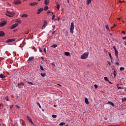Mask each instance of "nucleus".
Returning a JSON list of instances; mask_svg holds the SVG:
<instances>
[{"mask_svg":"<svg viewBox=\"0 0 126 126\" xmlns=\"http://www.w3.org/2000/svg\"><path fill=\"white\" fill-rule=\"evenodd\" d=\"M15 14V13L10 12L9 11H7L6 12V15L7 16H9V17H13V16H14Z\"/></svg>","mask_w":126,"mask_h":126,"instance_id":"1","label":"nucleus"},{"mask_svg":"<svg viewBox=\"0 0 126 126\" xmlns=\"http://www.w3.org/2000/svg\"><path fill=\"white\" fill-rule=\"evenodd\" d=\"M70 33H71V34H73V30H74V23L73 22H72L71 23V26H70Z\"/></svg>","mask_w":126,"mask_h":126,"instance_id":"2","label":"nucleus"},{"mask_svg":"<svg viewBox=\"0 0 126 126\" xmlns=\"http://www.w3.org/2000/svg\"><path fill=\"white\" fill-rule=\"evenodd\" d=\"M87 58H88V54L87 53H85L81 56L82 60H85V59H87Z\"/></svg>","mask_w":126,"mask_h":126,"instance_id":"3","label":"nucleus"},{"mask_svg":"<svg viewBox=\"0 0 126 126\" xmlns=\"http://www.w3.org/2000/svg\"><path fill=\"white\" fill-rule=\"evenodd\" d=\"M14 4H15V5H18L19 4H21V1L19 0H15L14 1Z\"/></svg>","mask_w":126,"mask_h":126,"instance_id":"4","label":"nucleus"},{"mask_svg":"<svg viewBox=\"0 0 126 126\" xmlns=\"http://www.w3.org/2000/svg\"><path fill=\"white\" fill-rule=\"evenodd\" d=\"M25 84L24 83L21 82V83L18 84V86L19 88H23V86H24Z\"/></svg>","mask_w":126,"mask_h":126,"instance_id":"5","label":"nucleus"},{"mask_svg":"<svg viewBox=\"0 0 126 126\" xmlns=\"http://www.w3.org/2000/svg\"><path fill=\"white\" fill-rule=\"evenodd\" d=\"M17 26H18V23H15L12 25V26L10 28V29H14Z\"/></svg>","mask_w":126,"mask_h":126,"instance_id":"6","label":"nucleus"},{"mask_svg":"<svg viewBox=\"0 0 126 126\" xmlns=\"http://www.w3.org/2000/svg\"><path fill=\"white\" fill-rule=\"evenodd\" d=\"M5 24H6V21H5L0 23V27H3Z\"/></svg>","mask_w":126,"mask_h":126,"instance_id":"7","label":"nucleus"},{"mask_svg":"<svg viewBox=\"0 0 126 126\" xmlns=\"http://www.w3.org/2000/svg\"><path fill=\"white\" fill-rule=\"evenodd\" d=\"M44 9L43 8H40L39 9H37V12H36L37 14H40L42 11H43V10Z\"/></svg>","mask_w":126,"mask_h":126,"instance_id":"8","label":"nucleus"},{"mask_svg":"<svg viewBox=\"0 0 126 126\" xmlns=\"http://www.w3.org/2000/svg\"><path fill=\"white\" fill-rule=\"evenodd\" d=\"M15 41L14 39H9L5 41L6 43H11V42H14Z\"/></svg>","mask_w":126,"mask_h":126,"instance_id":"9","label":"nucleus"},{"mask_svg":"<svg viewBox=\"0 0 126 126\" xmlns=\"http://www.w3.org/2000/svg\"><path fill=\"white\" fill-rule=\"evenodd\" d=\"M27 119L29 121V123H31V124L33 125V122H32V119H31L30 117H29L28 116H27Z\"/></svg>","mask_w":126,"mask_h":126,"instance_id":"10","label":"nucleus"},{"mask_svg":"<svg viewBox=\"0 0 126 126\" xmlns=\"http://www.w3.org/2000/svg\"><path fill=\"white\" fill-rule=\"evenodd\" d=\"M36 4H38L37 2H33L32 3H30V5H31L32 6H34V5H36Z\"/></svg>","mask_w":126,"mask_h":126,"instance_id":"11","label":"nucleus"},{"mask_svg":"<svg viewBox=\"0 0 126 126\" xmlns=\"http://www.w3.org/2000/svg\"><path fill=\"white\" fill-rule=\"evenodd\" d=\"M5 34L3 31H0V37H3Z\"/></svg>","mask_w":126,"mask_h":126,"instance_id":"12","label":"nucleus"},{"mask_svg":"<svg viewBox=\"0 0 126 126\" xmlns=\"http://www.w3.org/2000/svg\"><path fill=\"white\" fill-rule=\"evenodd\" d=\"M44 3L46 5H48L50 3L49 0H45Z\"/></svg>","mask_w":126,"mask_h":126,"instance_id":"13","label":"nucleus"},{"mask_svg":"<svg viewBox=\"0 0 126 126\" xmlns=\"http://www.w3.org/2000/svg\"><path fill=\"white\" fill-rule=\"evenodd\" d=\"M85 102L87 105H89V101H88V98L87 97H86L85 99Z\"/></svg>","mask_w":126,"mask_h":126,"instance_id":"14","label":"nucleus"},{"mask_svg":"<svg viewBox=\"0 0 126 126\" xmlns=\"http://www.w3.org/2000/svg\"><path fill=\"white\" fill-rule=\"evenodd\" d=\"M65 56H66L67 57H70V53L68 52H66L64 53Z\"/></svg>","mask_w":126,"mask_h":126,"instance_id":"15","label":"nucleus"},{"mask_svg":"<svg viewBox=\"0 0 126 126\" xmlns=\"http://www.w3.org/2000/svg\"><path fill=\"white\" fill-rule=\"evenodd\" d=\"M108 104L111 105L112 107H115V104H114V103L112 102L111 101H108Z\"/></svg>","mask_w":126,"mask_h":126,"instance_id":"16","label":"nucleus"},{"mask_svg":"<svg viewBox=\"0 0 126 126\" xmlns=\"http://www.w3.org/2000/svg\"><path fill=\"white\" fill-rule=\"evenodd\" d=\"M34 60V57H31L29 58V62H32Z\"/></svg>","mask_w":126,"mask_h":126,"instance_id":"17","label":"nucleus"},{"mask_svg":"<svg viewBox=\"0 0 126 126\" xmlns=\"http://www.w3.org/2000/svg\"><path fill=\"white\" fill-rule=\"evenodd\" d=\"M43 22H44V25L42 26V28H44V27H46V26H47V21H46V20H44Z\"/></svg>","mask_w":126,"mask_h":126,"instance_id":"18","label":"nucleus"},{"mask_svg":"<svg viewBox=\"0 0 126 126\" xmlns=\"http://www.w3.org/2000/svg\"><path fill=\"white\" fill-rule=\"evenodd\" d=\"M21 17H23V18L25 17L26 18L28 17V15L24 14L22 15Z\"/></svg>","mask_w":126,"mask_h":126,"instance_id":"19","label":"nucleus"},{"mask_svg":"<svg viewBox=\"0 0 126 126\" xmlns=\"http://www.w3.org/2000/svg\"><path fill=\"white\" fill-rule=\"evenodd\" d=\"M92 0H87V4L88 5H89V4H90V3H91V1Z\"/></svg>","mask_w":126,"mask_h":126,"instance_id":"20","label":"nucleus"},{"mask_svg":"<svg viewBox=\"0 0 126 126\" xmlns=\"http://www.w3.org/2000/svg\"><path fill=\"white\" fill-rule=\"evenodd\" d=\"M115 56H116V58H118V50H115Z\"/></svg>","mask_w":126,"mask_h":126,"instance_id":"21","label":"nucleus"},{"mask_svg":"<svg viewBox=\"0 0 126 126\" xmlns=\"http://www.w3.org/2000/svg\"><path fill=\"white\" fill-rule=\"evenodd\" d=\"M39 66L41 70H42V71H44V67H43V65L40 64Z\"/></svg>","mask_w":126,"mask_h":126,"instance_id":"22","label":"nucleus"},{"mask_svg":"<svg viewBox=\"0 0 126 126\" xmlns=\"http://www.w3.org/2000/svg\"><path fill=\"white\" fill-rule=\"evenodd\" d=\"M46 73H41V74H40V75H41V76H42V77H45V76H46Z\"/></svg>","mask_w":126,"mask_h":126,"instance_id":"23","label":"nucleus"},{"mask_svg":"<svg viewBox=\"0 0 126 126\" xmlns=\"http://www.w3.org/2000/svg\"><path fill=\"white\" fill-rule=\"evenodd\" d=\"M0 78H4V77H5V75H4V74H1L0 75Z\"/></svg>","mask_w":126,"mask_h":126,"instance_id":"24","label":"nucleus"},{"mask_svg":"<svg viewBox=\"0 0 126 126\" xmlns=\"http://www.w3.org/2000/svg\"><path fill=\"white\" fill-rule=\"evenodd\" d=\"M65 125V123L61 122L60 123L59 126H63Z\"/></svg>","mask_w":126,"mask_h":126,"instance_id":"25","label":"nucleus"},{"mask_svg":"<svg viewBox=\"0 0 126 126\" xmlns=\"http://www.w3.org/2000/svg\"><path fill=\"white\" fill-rule=\"evenodd\" d=\"M49 9V7L48 6H45L44 8V10H48Z\"/></svg>","mask_w":126,"mask_h":126,"instance_id":"26","label":"nucleus"},{"mask_svg":"<svg viewBox=\"0 0 126 126\" xmlns=\"http://www.w3.org/2000/svg\"><path fill=\"white\" fill-rule=\"evenodd\" d=\"M113 74L114 75V77H116L117 76V72L114 70V72L113 73Z\"/></svg>","mask_w":126,"mask_h":126,"instance_id":"27","label":"nucleus"},{"mask_svg":"<svg viewBox=\"0 0 126 126\" xmlns=\"http://www.w3.org/2000/svg\"><path fill=\"white\" fill-rule=\"evenodd\" d=\"M108 55H109V57H110L111 60H112L113 57H112V54H111V53L109 52V53H108Z\"/></svg>","mask_w":126,"mask_h":126,"instance_id":"28","label":"nucleus"},{"mask_svg":"<svg viewBox=\"0 0 126 126\" xmlns=\"http://www.w3.org/2000/svg\"><path fill=\"white\" fill-rule=\"evenodd\" d=\"M52 47L53 48H57V47H58V45L57 44H53Z\"/></svg>","mask_w":126,"mask_h":126,"instance_id":"29","label":"nucleus"},{"mask_svg":"<svg viewBox=\"0 0 126 126\" xmlns=\"http://www.w3.org/2000/svg\"><path fill=\"white\" fill-rule=\"evenodd\" d=\"M27 84H31V85H33V83L31 82H27Z\"/></svg>","mask_w":126,"mask_h":126,"instance_id":"30","label":"nucleus"},{"mask_svg":"<svg viewBox=\"0 0 126 126\" xmlns=\"http://www.w3.org/2000/svg\"><path fill=\"white\" fill-rule=\"evenodd\" d=\"M125 69V67H120V70L121 71H123V70H124Z\"/></svg>","mask_w":126,"mask_h":126,"instance_id":"31","label":"nucleus"},{"mask_svg":"<svg viewBox=\"0 0 126 126\" xmlns=\"http://www.w3.org/2000/svg\"><path fill=\"white\" fill-rule=\"evenodd\" d=\"M105 27H106V29L107 30H110V29H109V26H108V25H106L105 26Z\"/></svg>","mask_w":126,"mask_h":126,"instance_id":"32","label":"nucleus"},{"mask_svg":"<svg viewBox=\"0 0 126 126\" xmlns=\"http://www.w3.org/2000/svg\"><path fill=\"white\" fill-rule=\"evenodd\" d=\"M14 104H11L9 106L10 109H12L14 107Z\"/></svg>","mask_w":126,"mask_h":126,"instance_id":"33","label":"nucleus"},{"mask_svg":"<svg viewBox=\"0 0 126 126\" xmlns=\"http://www.w3.org/2000/svg\"><path fill=\"white\" fill-rule=\"evenodd\" d=\"M117 87H118V89H124V88L119 87V85H117Z\"/></svg>","mask_w":126,"mask_h":126,"instance_id":"34","label":"nucleus"},{"mask_svg":"<svg viewBox=\"0 0 126 126\" xmlns=\"http://www.w3.org/2000/svg\"><path fill=\"white\" fill-rule=\"evenodd\" d=\"M104 80H105L106 81H109V79H108L107 77H104Z\"/></svg>","mask_w":126,"mask_h":126,"instance_id":"35","label":"nucleus"},{"mask_svg":"<svg viewBox=\"0 0 126 126\" xmlns=\"http://www.w3.org/2000/svg\"><path fill=\"white\" fill-rule=\"evenodd\" d=\"M5 100L6 101H9V99H8V96H6Z\"/></svg>","mask_w":126,"mask_h":126,"instance_id":"36","label":"nucleus"},{"mask_svg":"<svg viewBox=\"0 0 126 126\" xmlns=\"http://www.w3.org/2000/svg\"><path fill=\"white\" fill-rule=\"evenodd\" d=\"M16 22H17L18 23H21V21L19 20H17Z\"/></svg>","mask_w":126,"mask_h":126,"instance_id":"37","label":"nucleus"},{"mask_svg":"<svg viewBox=\"0 0 126 126\" xmlns=\"http://www.w3.org/2000/svg\"><path fill=\"white\" fill-rule=\"evenodd\" d=\"M37 105H38L39 108H41V105L40 104V103L39 102L37 103Z\"/></svg>","mask_w":126,"mask_h":126,"instance_id":"38","label":"nucleus"},{"mask_svg":"<svg viewBox=\"0 0 126 126\" xmlns=\"http://www.w3.org/2000/svg\"><path fill=\"white\" fill-rule=\"evenodd\" d=\"M52 118H54L55 119V118H57V116L55 114L52 115Z\"/></svg>","mask_w":126,"mask_h":126,"instance_id":"39","label":"nucleus"},{"mask_svg":"<svg viewBox=\"0 0 126 126\" xmlns=\"http://www.w3.org/2000/svg\"><path fill=\"white\" fill-rule=\"evenodd\" d=\"M57 8H58V9H60V4H57Z\"/></svg>","mask_w":126,"mask_h":126,"instance_id":"40","label":"nucleus"},{"mask_svg":"<svg viewBox=\"0 0 126 126\" xmlns=\"http://www.w3.org/2000/svg\"><path fill=\"white\" fill-rule=\"evenodd\" d=\"M125 101H126V97L122 99V102H125Z\"/></svg>","mask_w":126,"mask_h":126,"instance_id":"41","label":"nucleus"},{"mask_svg":"<svg viewBox=\"0 0 126 126\" xmlns=\"http://www.w3.org/2000/svg\"><path fill=\"white\" fill-rule=\"evenodd\" d=\"M39 51L40 52V53H43V50L41 49V48H39Z\"/></svg>","mask_w":126,"mask_h":126,"instance_id":"42","label":"nucleus"},{"mask_svg":"<svg viewBox=\"0 0 126 126\" xmlns=\"http://www.w3.org/2000/svg\"><path fill=\"white\" fill-rule=\"evenodd\" d=\"M55 17H56V16L55 15H53V16H52V20L55 19Z\"/></svg>","mask_w":126,"mask_h":126,"instance_id":"43","label":"nucleus"},{"mask_svg":"<svg viewBox=\"0 0 126 126\" xmlns=\"http://www.w3.org/2000/svg\"><path fill=\"white\" fill-rule=\"evenodd\" d=\"M94 88H95V89H97V88H98V86H97V85H94Z\"/></svg>","mask_w":126,"mask_h":126,"instance_id":"44","label":"nucleus"},{"mask_svg":"<svg viewBox=\"0 0 126 126\" xmlns=\"http://www.w3.org/2000/svg\"><path fill=\"white\" fill-rule=\"evenodd\" d=\"M47 14H49V13H51V11L48 10V11L47 12Z\"/></svg>","mask_w":126,"mask_h":126,"instance_id":"45","label":"nucleus"},{"mask_svg":"<svg viewBox=\"0 0 126 126\" xmlns=\"http://www.w3.org/2000/svg\"><path fill=\"white\" fill-rule=\"evenodd\" d=\"M113 48L114 51H116V50H117V49H116V46H113Z\"/></svg>","mask_w":126,"mask_h":126,"instance_id":"46","label":"nucleus"},{"mask_svg":"<svg viewBox=\"0 0 126 126\" xmlns=\"http://www.w3.org/2000/svg\"><path fill=\"white\" fill-rule=\"evenodd\" d=\"M116 64H117V65H120V63L117 62L116 63Z\"/></svg>","mask_w":126,"mask_h":126,"instance_id":"47","label":"nucleus"},{"mask_svg":"<svg viewBox=\"0 0 126 126\" xmlns=\"http://www.w3.org/2000/svg\"><path fill=\"white\" fill-rule=\"evenodd\" d=\"M44 51L45 53H47V50H46V48H44Z\"/></svg>","mask_w":126,"mask_h":126,"instance_id":"48","label":"nucleus"},{"mask_svg":"<svg viewBox=\"0 0 126 126\" xmlns=\"http://www.w3.org/2000/svg\"><path fill=\"white\" fill-rule=\"evenodd\" d=\"M123 40H126V36L123 37Z\"/></svg>","mask_w":126,"mask_h":126,"instance_id":"49","label":"nucleus"},{"mask_svg":"<svg viewBox=\"0 0 126 126\" xmlns=\"http://www.w3.org/2000/svg\"><path fill=\"white\" fill-rule=\"evenodd\" d=\"M114 27H116V25H115V24H114V26L112 27H111V28H114Z\"/></svg>","mask_w":126,"mask_h":126,"instance_id":"50","label":"nucleus"},{"mask_svg":"<svg viewBox=\"0 0 126 126\" xmlns=\"http://www.w3.org/2000/svg\"><path fill=\"white\" fill-rule=\"evenodd\" d=\"M122 33H123V34H126V32H125V31H122Z\"/></svg>","mask_w":126,"mask_h":126,"instance_id":"51","label":"nucleus"},{"mask_svg":"<svg viewBox=\"0 0 126 126\" xmlns=\"http://www.w3.org/2000/svg\"><path fill=\"white\" fill-rule=\"evenodd\" d=\"M117 59V62H119V57L118 56L117 57H116Z\"/></svg>","mask_w":126,"mask_h":126,"instance_id":"52","label":"nucleus"},{"mask_svg":"<svg viewBox=\"0 0 126 126\" xmlns=\"http://www.w3.org/2000/svg\"><path fill=\"white\" fill-rule=\"evenodd\" d=\"M17 107L18 109H20V107H19V106H17Z\"/></svg>","mask_w":126,"mask_h":126,"instance_id":"53","label":"nucleus"},{"mask_svg":"<svg viewBox=\"0 0 126 126\" xmlns=\"http://www.w3.org/2000/svg\"><path fill=\"white\" fill-rule=\"evenodd\" d=\"M119 2L121 3V2H122V1H121V0H119Z\"/></svg>","mask_w":126,"mask_h":126,"instance_id":"54","label":"nucleus"},{"mask_svg":"<svg viewBox=\"0 0 126 126\" xmlns=\"http://www.w3.org/2000/svg\"><path fill=\"white\" fill-rule=\"evenodd\" d=\"M68 3H69V0H67Z\"/></svg>","mask_w":126,"mask_h":126,"instance_id":"55","label":"nucleus"},{"mask_svg":"<svg viewBox=\"0 0 126 126\" xmlns=\"http://www.w3.org/2000/svg\"><path fill=\"white\" fill-rule=\"evenodd\" d=\"M52 65H54V66H56V65L55 64H52Z\"/></svg>","mask_w":126,"mask_h":126,"instance_id":"56","label":"nucleus"},{"mask_svg":"<svg viewBox=\"0 0 126 126\" xmlns=\"http://www.w3.org/2000/svg\"><path fill=\"white\" fill-rule=\"evenodd\" d=\"M109 83H110L111 84H112V83L111 82H110V81H108Z\"/></svg>","mask_w":126,"mask_h":126,"instance_id":"57","label":"nucleus"},{"mask_svg":"<svg viewBox=\"0 0 126 126\" xmlns=\"http://www.w3.org/2000/svg\"><path fill=\"white\" fill-rule=\"evenodd\" d=\"M115 126H120L119 125H116Z\"/></svg>","mask_w":126,"mask_h":126,"instance_id":"58","label":"nucleus"},{"mask_svg":"<svg viewBox=\"0 0 126 126\" xmlns=\"http://www.w3.org/2000/svg\"><path fill=\"white\" fill-rule=\"evenodd\" d=\"M122 2H125V1L123 0V1H121V3H122Z\"/></svg>","mask_w":126,"mask_h":126,"instance_id":"59","label":"nucleus"},{"mask_svg":"<svg viewBox=\"0 0 126 126\" xmlns=\"http://www.w3.org/2000/svg\"><path fill=\"white\" fill-rule=\"evenodd\" d=\"M54 107H57V105H54Z\"/></svg>","mask_w":126,"mask_h":126,"instance_id":"60","label":"nucleus"},{"mask_svg":"<svg viewBox=\"0 0 126 126\" xmlns=\"http://www.w3.org/2000/svg\"><path fill=\"white\" fill-rule=\"evenodd\" d=\"M42 60H44V58L43 57H41Z\"/></svg>","mask_w":126,"mask_h":126,"instance_id":"61","label":"nucleus"},{"mask_svg":"<svg viewBox=\"0 0 126 126\" xmlns=\"http://www.w3.org/2000/svg\"><path fill=\"white\" fill-rule=\"evenodd\" d=\"M55 31L53 32L52 34H54L55 33Z\"/></svg>","mask_w":126,"mask_h":126,"instance_id":"62","label":"nucleus"},{"mask_svg":"<svg viewBox=\"0 0 126 126\" xmlns=\"http://www.w3.org/2000/svg\"><path fill=\"white\" fill-rule=\"evenodd\" d=\"M52 14H54V12H51Z\"/></svg>","mask_w":126,"mask_h":126,"instance_id":"63","label":"nucleus"},{"mask_svg":"<svg viewBox=\"0 0 126 126\" xmlns=\"http://www.w3.org/2000/svg\"><path fill=\"white\" fill-rule=\"evenodd\" d=\"M0 107H1V104L0 103Z\"/></svg>","mask_w":126,"mask_h":126,"instance_id":"64","label":"nucleus"}]
</instances>
